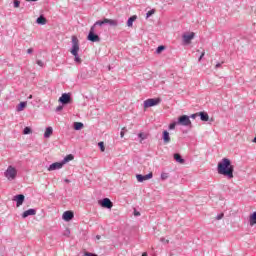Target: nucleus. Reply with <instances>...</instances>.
<instances>
[{
    "label": "nucleus",
    "instance_id": "7ed1b4c3",
    "mask_svg": "<svg viewBox=\"0 0 256 256\" xmlns=\"http://www.w3.org/2000/svg\"><path fill=\"white\" fill-rule=\"evenodd\" d=\"M4 177H6L8 181H15V179H17V168L11 165L8 166V168L4 172Z\"/></svg>",
    "mask_w": 256,
    "mask_h": 256
},
{
    "label": "nucleus",
    "instance_id": "a211bd4d",
    "mask_svg": "<svg viewBox=\"0 0 256 256\" xmlns=\"http://www.w3.org/2000/svg\"><path fill=\"white\" fill-rule=\"evenodd\" d=\"M106 25H109L110 27H117L119 22L117 20L106 18Z\"/></svg>",
    "mask_w": 256,
    "mask_h": 256
},
{
    "label": "nucleus",
    "instance_id": "49530a36",
    "mask_svg": "<svg viewBox=\"0 0 256 256\" xmlns=\"http://www.w3.org/2000/svg\"><path fill=\"white\" fill-rule=\"evenodd\" d=\"M71 231L69 229L66 230V235H70Z\"/></svg>",
    "mask_w": 256,
    "mask_h": 256
},
{
    "label": "nucleus",
    "instance_id": "cd10ccee",
    "mask_svg": "<svg viewBox=\"0 0 256 256\" xmlns=\"http://www.w3.org/2000/svg\"><path fill=\"white\" fill-rule=\"evenodd\" d=\"M72 159L73 155L70 154L63 159L62 163L65 165V163H67L68 161H72Z\"/></svg>",
    "mask_w": 256,
    "mask_h": 256
},
{
    "label": "nucleus",
    "instance_id": "9d476101",
    "mask_svg": "<svg viewBox=\"0 0 256 256\" xmlns=\"http://www.w3.org/2000/svg\"><path fill=\"white\" fill-rule=\"evenodd\" d=\"M13 201H16V207H21V205H23V203L25 202V195L18 194L14 196Z\"/></svg>",
    "mask_w": 256,
    "mask_h": 256
},
{
    "label": "nucleus",
    "instance_id": "20e7f679",
    "mask_svg": "<svg viewBox=\"0 0 256 256\" xmlns=\"http://www.w3.org/2000/svg\"><path fill=\"white\" fill-rule=\"evenodd\" d=\"M87 40L91 41V43H99L101 41V37L95 33V26H91Z\"/></svg>",
    "mask_w": 256,
    "mask_h": 256
},
{
    "label": "nucleus",
    "instance_id": "a878e982",
    "mask_svg": "<svg viewBox=\"0 0 256 256\" xmlns=\"http://www.w3.org/2000/svg\"><path fill=\"white\" fill-rule=\"evenodd\" d=\"M160 178L162 181H166V179H169V173L167 172H162L160 175Z\"/></svg>",
    "mask_w": 256,
    "mask_h": 256
},
{
    "label": "nucleus",
    "instance_id": "f3484780",
    "mask_svg": "<svg viewBox=\"0 0 256 256\" xmlns=\"http://www.w3.org/2000/svg\"><path fill=\"white\" fill-rule=\"evenodd\" d=\"M198 117H200L201 121H209V114L207 112H198Z\"/></svg>",
    "mask_w": 256,
    "mask_h": 256
},
{
    "label": "nucleus",
    "instance_id": "8fccbe9b",
    "mask_svg": "<svg viewBox=\"0 0 256 256\" xmlns=\"http://www.w3.org/2000/svg\"><path fill=\"white\" fill-rule=\"evenodd\" d=\"M142 256H147V252H144V253L142 254Z\"/></svg>",
    "mask_w": 256,
    "mask_h": 256
},
{
    "label": "nucleus",
    "instance_id": "ddd939ff",
    "mask_svg": "<svg viewBox=\"0 0 256 256\" xmlns=\"http://www.w3.org/2000/svg\"><path fill=\"white\" fill-rule=\"evenodd\" d=\"M31 215H37V210L30 208L22 213V219H27Z\"/></svg>",
    "mask_w": 256,
    "mask_h": 256
},
{
    "label": "nucleus",
    "instance_id": "603ef678",
    "mask_svg": "<svg viewBox=\"0 0 256 256\" xmlns=\"http://www.w3.org/2000/svg\"><path fill=\"white\" fill-rule=\"evenodd\" d=\"M30 1H33V2H35V1H37V0H30Z\"/></svg>",
    "mask_w": 256,
    "mask_h": 256
},
{
    "label": "nucleus",
    "instance_id": "7c9ffc66",
    "mask_svg": "<svg viewBox=\"0 0 256 256\" xmlns=\"http://www.w3.org/2000/svg\"><path fill=\"white\" fill-rule=\"evenodd\" d=\"M31 133H32L31 128H29V127H25V128H24V130H23V134H24V135H29V134H31Z\"/></svg>",
    "mask_w": 256,
    "mask_h": 256
},
{
    "label": "nucleus",
    "instance_id": "393cba45",
    "mask_svg": "<svg viewBox=\"0 0 256 256\" xmlns=\"http://www.w3.org/2000/svg\"><path fill=\"white\" fill-rule=\"evenodd\" d=\"M82 128H83V123H81V122H75L74 123L75 131H81Z\"/></svg>",
    "mask_w": 256,
    "mask_h": 256
},
{
    "label": "nucleus",
    "instance_id": "f257e3e1",
    "mask_svg": "<svg viewBox=\"0 0 256 256\" xmlns=\"http://www.w3.org/2000/svg\"><path fill=\"white\" fill-rule=\"evenodd\" d=\"M217 171L219 175H224V177H228V179H233V173L235 171V167L231 164L230 159L223 158L218 163Z\"/></svg>",
    "mask_w": 256,
    "mask_h": 256
},
{
    "label": "nucleus",
    "instance_id": "3c124183",
    "mask_svg": "<svg viewBox=\"0 0 256 256\" xmlns=\"http://www.w3.org/2000/svg\"><path fill=\"white\" fill-rule=\"evenodd\" d=\"M65 181H66V183H69V180H68V179H66Z\"/></svg>",
    "mask_w": 256,
    "mask_h": 256
},
{
    "label": "nucleus",
    "instance_id": "a18cd8bd",
    "mask_svg": "<svg viewBox=\"0 0 256 256\" xmlns=\"http://www.w3.org/2000/svg\"><path fill=\"white\" fill-rule=\"evenodd\" d=\"M120 137H121V138L125 137V132L121 131V132H120Z\"/></svg>",
    "mask_w": 256,
    "mask_h": 256
},
{
    "label": "nucleus",
    "instance_id": "bb28decb",
    "mask_svg": "<svg viewBox=\"0 0 256 256\" xmlns=\"http://www.w3.org/2000/svg\"><path fill=\"white\" fill-rule=\"evenodd\" d=\"M138 137H139V139H141L140 140V143H141L142 141H145V139H147L148 136L145 133H139Z\"/></svg>",
    "mask_w": 256,
    "mask_h": 256
},
{
    "label": "nucleus",
    "instance_id": "0eeeda50",
    "mask_svg": "<svg viewBox=\"0 0 256 256\" xmlns=\"http://www.w3.org/2000/svg\"><path fill=\"white\" fill-rule=\"evenodd\" d=\"M99 205H101L104 209H113V202L109 198H103L98 201Z\"/></svg>",
    "mask_w": 256,
    "mask_h": 256
},
{
    "label": "nucleus",
    "instance_id": "412c9836",
    "mask_svg": "<svg viewBox=\"0 0 256 256\" xmlns=\"http://www.w3.org/2000/svg\"><path fill=\"white\" fill-rule=\"evenodd\" d=\"M249 223L251 227H253V225H256V212H253L250 215Z\"/></svg>",
    "mask_w": 256,
    "mask_h": 256
},
{
    "label": "nucleus",
    "instance_id": "aec40b11",
    "mask_svg": "<svg viewBox=\"0 0 256 256\" xmlns=\"http://www.w3.org/2000/svg\"><path fill=\"white\" fill-rule=\"evenodd\" d=\"M36 23H38V25H46L47 18H45L44 16H40L37 18Z\"/></svg>",
    "mask_w": 256,
    "mask_h": 256
},
{
    "label": "nucleus",
    "instance_id": "6ab92c4d",
    "mask_svg": "<svg viewBox=\"0 0 256 256\" xmlns=\"http://www.w3.org/2000/svg\"><path fill=\"white\" fill-rule=\"evenodd\" d=\"M174 159L177 163H180L181 165H183V163H185V159H183V157H181V154H179V153L174 154Z\"/></svg>",
    "mask_w": 256,
    "mask_h": 256
},
{
    "label": "nucleus",
    "instance_id": "5701e85b",
    "mask_svg": "<svg viewBox=\"0 0 256 256\" xmlns=\"http://www.w3.org/2000/svg\"><path fill=\"white\" fill-rule=\"evenodd\" d=\"M97 25H99V27H103V25H107L106 23V18H104L103 20H98L94 23V25L92 27H97Z\"/></svg>",
    "mask_w": 256,
    "mask_h": 256
},
{
    "label": "nucleus",
    "instance_id": "9b49d317",
    "mask_svg": "<svg viewBox=\"0 0 256 256\" xmlns=\"http://www.w3.org/2000/svg\"><path fill=\"white\" fill-rule=\"evenodd\" d=\"M182 39L185 45H189L192 39H195V32H191L190 34H183Z\"/></svg>",
    "mask_w": 256,
    "mask_h": 256
},
{
    "label": "nucleus",
    "instance_id": "c03bdc74",
    "mask_svg": "<svg viewBox=\"0 0 256 256\" xmlns=\"http://www.w3.org/2000/svg\"><path fill=\"white\" fill-rule=\"evenodd\" d=\"M222 63H223V62H222ZM222 63H219V62H218V63L215 65V69H219V67H221V64H222Z\"/></svg>",
    "mask_w": 256,
    "mask_h": 256
},
{
    "label": "nucleus",
    "instance_id": "f704fd0d",
    "mask_svg": "<svg viewBox=\"0 0 256 256\" xmlns=\"http://www.w3.org/2000/svg\"><path fill=\"white\" fill-rule=\"evenodd\" d=\"M36 63L39 65V67H45V63H43L41 60H37Z\"/></svg>",
    "mask_w": 256,
    "mask_h": 256
},
{
    "label": "nucleus",
    "instance_id": "58836bf2",
    "mask_svg": "<svg viewBox=\"0 0 256 256\" xmlns=\"http://www.w3.org/2000/svg\"><path fill=\"white\" fill-rule=\"evenodd\" d=\"M222 217H224V214H223V213L218 214V215L216 216L217 221H220V219H221Z\"/></svg>",
    "mask_w": 256,
    "mask_h": 256
},
{
    "label": "nucleus",
    "instance_id": "79ce46f5",
    "mask_svg": "<svg viewBox=\"0 0 256 256\" xmlns=\"http://www.w3.org/2000/svg\"><path fill=\"white\" fill-rule=\"evenodd\" d=\"M203 57H205V51H203L200 55V57L198 58V61H201V59H203Z\"/></svg>",
    "mask_w": 256,
    "mask_h": 256
},
{
    "label": "nucleus",
    "instance_id": "ea45409f",
    "mask_svg": "<svg viewBox=\"0 0 256 256\" xmlns=\"http://www.w3.org/2000/svg\"><path fill=\"white\" fill-rule=\"evenodd\" d=\"M160 241H161V243H165L166 245L169 243V240H167L165 238H161Z\"/></svg>",
    "mask_w": 256,
    "mask_h": 256
},
{
    "label": "nucleus",
    "instance_id": "c85d7f7f",
    "mask_svg": "<svg viewBox=\"0 0 256 256\" xmlns=\"http://www.w3.org/2000/svg\"><path fill=\"white\" fill-rule=\"evenodd\" d=\"M98 147L102 153H105V143L99 142Z\"/></svg>",
    "mask_w": 256,
    "mask_h": 256
},
{
    "label": "nucleus",
    "instance_id": "c9c22d12",
    "mask_svg": "<svg viewBox=\"0 0 256 256\" xmlns=\"http://www.w3.org/2000/svg\"><path fill=\"white\" fill-rule=\"evenodd\" d=\"M189 117L190 119H197V117H199V112L195 114H191Z\"/></svg>",
    "mask_w": 256,
    "mask_h": 256
},
{
    "label": "nucleus",
    "instance_id": "e433bc0d",
    "mask_svg": "<svg viewBox=\"0 0 256 256\" xmlns=\"http://www.w3.org/2000/svg\"><path fill=\"white\" fill-rule=\"evenodd\" d=\"M134 216H135V217L141 216V212H139V211H137L136 209H134Z\"/></svg>",
    "mask_w": 256,
    "mask_h": 256
},
{
    "label": "nucleus",
    "instance_id": "6e6552de",
    "mask_svg": "<svg viewBox=\"0 0 256 256\" xmlns=\"http://www.w3.org/2000/svg\"><path fill=\"white\" fill-rule=\"evenodd\" d=\"M59 103H61L62 105H69V103H71V94H62V96L59 98Z\"/></svg>",
    "mask_w": 256,
    "mask_h": 256
},
{
    "label": "nucleus",
    "instance_id": "de8ad7c7",
    "mask_svg": "<svg viewBox=\"0 0 256 256\" xmlns=\"http://www.w3.org/2000/svg\"><path fill=\"white\" fill-rule=\"evenodd\" d=\"M96 239L99 241V239H101V235H96Z\"/></svg>",
    "mask_w": 256,
    "mask_h": 256
},
{
    "label": "nucleus",
    "instance_id": "2eb2a0df",
    "mask_svg": "<svg viewBox=\"0 0 256 256\" xmlns=\"http://www.w3.org/2000/svg\"><path fill=\"white\" fill-rule=\"evenodd\" d=\"M73 217H75L73 211H65L62 215V219H64V221H71Z\"/></svg>",
    "mask_w": 256,
    "mask_h": 256
},
{
    "label": "nucleus",
    "instance_id": "b1692460",
    "mask_svg": "<svg viewBox=\"0 0 256 256\" xmlns=\"http://www.w3.org/2000/svg\"><path fill=\"white\" fill-rule=\"evenodd\" d=\"M27 107V102H20L17 106V111H23Z\"/></svg>",
    "mask_w": 256,
    "mask_h": 256
},
{
    "label": "nucleus",
    "instance_id": "37998d69",
    "mask_svg": "<svg viewBox=\"0 0 256 256\" xmlns=\"http://www.w3.org/2000/svg\"><path fill=\"white\" fill-rule=\"evenodd\" d=\"M27 53H28V55H31V53H33V48H29V49L27 50Z\"/></svg>",
    "mask_w": 256,
    "mask_h": 256
},
{
    "label": "nucleus",
    "instance_id": "72a5a7b5",
    "mask_svg": "<svg viewBox=\"0 0 256 256\" xmlns=\"http://www.w3.org/2000/svg\"><path fill=\"white\" fill-rule=\"evenodd\" d=\"M177 125H179V124L177 123V121H176V122H173V123H171V124L169 125V129L172 131L173 129H175V127H177Z\"/></svg>",
    "mask_w": 256,
    "mask_h": 256
},
{
    "label": "nucleus",
    "instance_id": "c756f323",
    "mask_svg": "<svg viewBox=\"0 0 256 256\" xmlns=\"http://www.w3.org/2000/svg\"><path fill=\"white\" fill-rule=\"evenodd\" d=\"M152 15H155V9H152L146 13V19H149Z\"/></svg>",
    "mask_w": 256,
    "mask_h": 256
},
{
    "label": "nucleus",
    "instance_id": "4c0bfd02",
    "mask_svg": "<svg viewBox=\"0 0 256 256\" xmlns=\"http://www.w3.org/2000/svg\"><path fill=\"white\" fill-rule=\"evenodd\" d=\"M59 111H63V105H59V106L56 108V112L59 113Z\"/></svg>",
    "mask_w": 256,
    "mask_h": 256
},
{
    "label": "nucleus",
    "instance_id": "f8f14e48",
    "mask_svg": "<svg viewBox=\"0 0 256 256\" xmlns=\"http://www.w3.org/2000/svg\"><path fill=\"white\" fill-rule=\"evenodd\" d=\"M63 162H55L52 163L49 167H48V171H57V169H62L63 168Z\"/></svg>",
    "mask_w": 256,
    "mask_h": 256
},
{
    "label": "nucleus",
    "instance_id": "473e14b6",
    "mask_svg": "<svg viewBox=\"0 0 256 256\" xmlns=\"http://www.w3.org/2000/svg\"><path fill=\"white\" fill-rule=\"evenodd\" d=\"M21 5V1L19 0H14V8L19 9V6Z\"/></svg>",
    "mask_w": 256,
    "mask_h": 256
},
{
    "label": "nucleus",
    "instance_id": "2f4dec72",
    "mask_svg": "<svg viewBox=\"0 0 256 256\" xmlns=\"http://www.w3.org/2000/svg\"><path fill=\"white\" fill-rule=\"evenodd\" d=\"M162 51H165V46L161 45V46H158L157 49H156V53H162Z\"/></svg>",
    "mask_w": 256,
    "mask_h": 256
},
{
    "label": "nucleus",
    "instance_id": "09e8293b",
    "mask_svg": "<svg viewBox=\"0 0 256 256\" xmlns=\"http://www.w3.org/2000/svg\"><path fill=\"white\" fill-rule=\"evenodd\" d=\"M28 99H33V95H30V96L28 97Z\"/></svg>",
    "mask_w": 256,
    "mask_h": 256
},
{
    "label": "nucleus",
    "instance_id": "1a4fd4ad",
    "mask_svg": "<svg viewBox=\"0 0 256 256\" xmlns=\"http://www.w3.org/2000/svg\"><path fill=\"white\" fill-rule=\"evenodd\" d=\"M136 179L139 183H143V181H147L149 179H153V172H150L146 175L137 174Z\"/></svg>",
    "mask_w": 256,
    "mask_h": 256
},
{
    "label": "nucleus",
    "instance_id": "4468645a",
    "mask_svg": "<svg viewBox=\"0 0 256 256\" xmlns=\"http://www.w3.org/2000/svg\"><path fill=\"white\" fill-rule=\"evenodd\" d=\"M162 140L165 145L171 143V136L169 135V132L167 130H164L162 132Z\"/></svg>",
    "mask_w": 256,
    "mask_h": 256
},
{
    "label": "nucleus",
    "instance_id": "a19ab883",
    "mask_svg": "<svg viewBox=\"0 0 256 256\" xmlns=\"http://www.w3.org/2000/svg\"><path fill=\"white\" fill-rule=\"evenodd\" d=\"M84 255L85 256H98L97 254H93L91 252H86Z\"/></svg>",
    "mask_w": 256,
    "mask_h": 256
},
{
    "label": "nucleus",
    "instance_id": "39448f33",
    "mask_svg": "<svg viewBox=\"0 0 256 256\" xmlns=\"http://www.w3.org/2000/svg\"><path fill=\"white\" fill-rule=\"evenodd\" d=\"M177 124L182 127H192L191 119L188 115L178 117Z\"/></svg>",
    "mask_w": 256,
    "mask_h": 256
},
{
    "label": "nucleus",
    "instance_id": "f03ea898",
    "mask_svg": "<svg viewBox=\"0 0 256 256\" xmlns=\"http://www.w3.org/2000/svg\"><path fill=\"white\" fill-rule=\"evenodd\" d=\"M70 53L74 56L75 63L81 65L82 60L81 57H79V39L77 38V36H72V48L70 50Z\"/></svg>",
    "mask_w": 256,
    "mask_h": 256
},
{
    "label": "nucleus",
    "instance_id": "423d86ee",
    "mask_svg": "<svg viewBox=\"0 0 256 256\" xmlns=\"http://www.w3.org/2000/svg\"><path fill=\"white\" fill-rule=\"evenodd\" d=\"M161 103V98H150L144 101L145 109L149 107H155V105H159Z\"/></svg>",
    "mask_w": 256,
    "mask_h": 256
},
{
    "label": "nucleus",
    "instance_id": "4be33fe9",
    "mask_svg": "<svg viewBox=\"0 0 256 256\" xmlns=\"http://www.w3.org/2000/svg\"><path fill=\"white\" fill-rule=\"evenodd\" d=\"M137 21V15L131 16L127 21V27H133V22Z\"/></svg>",
    "mask_w": 256,
    "mask_h": 256
},
{
    "label": "nucleus",
    "instance_id": "dca6fc26",
    "mask_svg": "<svg viewBox=\"0 0 256 256\" xmlns=\"http://www.w3.org/2000/svg\"><path fill=\"white\" fill-rule=\"evenodd\" d=\"M52 135H53V127L49 126L46 128L44 132V138L49 139V137H51Z\"/></svg>",
    "mask_w": 256,
    "mask_h": 256
}]
</instances>
